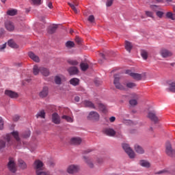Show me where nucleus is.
<instances>
[{"mask_svg":"<svg viewBox=\"0 0 175 175\" xmlns=\"http://www.w3.org/2000/svg\"><path fill=\"white\" fill-rule=\"evenodd\" d=\"M39 73H41L42 76L47 77L50 76V70L46 67H39L38 65H35L33 67V74L34 76H38Z\"/></svg>","mask_w":175,"mask_h":175,"instance_id":"1","label":"nucleus"},{"mask_svg":"<svg viewBox=\"0 0 175 175\" xmlns=\"http://www.w3.org/2000/svg\"><path fill=\"white\" fill-rule=\"evenodd\" d=\"M10 142H12V136H10V134L4 135L3 138L0 139V151L6 147V143L10 146Z\"/></svg>","mask_w":175,"mask_h":175,"instance_id":"2","label":"nucleus"},{"mask_svg":"<svg viewBox=\"0 0 175 175\" xmlns=\"http://www.w3.org/2000/svg\"><path fill=\"white\" fill-rule=\"evenodd\" d=\"M8 161H9L7 165L8 170L12 173H16V172H17V165H16L14 159L10 157Z\"/></svg>","mask_w":175,"mask_h":175,"instance_id":"3","label":"nucleus"},{"mask_svg":"<svg viewBox=\"0 0 175 175\" xmlns=\"http://www.w3.org/2000/svg\"><path fill=\"white\" fill-rule=\"evenodd\" d=\"M113 77V84L116 88H117V90H120V91H123L124 90H125V86H123L122 84L120 83V75H115Z\"/></svg>","mask_w":175,"mask_h":175,"instance_id":"4","label":"nucleus"},{"mask_svg":"<svg viewBox=\"0 0 175 175\" xmlns=\"http://www.w3.org/2000/svg\"><path fill=\"white\" fill-rule=\"evenodd\" d=\"M122 148L124 150L125 152L129 155V158H135V152L131 148L128 144H123Z\"/></svg>","mask_w":175,"mask_h":175,"instance_id":"5","label":"nucleus"},{"mask_svg":"<svg viewBox=\"0 0 175 175\" xmlns=\"http://www.w3.org/2000/svg\"><path fill=\"white\" fill-rule=\"evenodd\" d=\"M33 167L36 170V173L38 175V172L40 173L43 171V162L40 160H36L33 163Z\"/></svg>","mask_w":175,"mask_h":175,"instance_id":"6","label":"nucleus"},{"mask_svg":"<svg viewBox=\"0 0 175 175\" xmlns=\"http://www.w3.org/2000/svg\"><path fill=\"white\" fill-rule=\"evenodd\" d=\"M165 148H166V154L169 155V157H174L175 154V150L172 148V144L170 142H167L165 144Z\"/></svg>","mask_w":175,"mask_h":175,"instance_id":"7","label":"nucleus"},{"mask_svg":"<svg viewBox=\"0 0 175 175\" xmlns=\"http://www.w3.org/2000/svg\"><path fill=\"white\" fill-rule=\"evenodd\" d=\"M88 119L90 121H99V113L96 111L90 112Z\"/></svg>","mask_w":175,"mask_h":175,"instance_id":"8","label":"nucleus"},{"mask_svg":"<svg viewBox=\"0 0 175 175\" xmlns=\"http://www.w3.org/2000/svg\"><path fill=\"white\" fill-rule=\"evenodd\" d=\"M148 118L151 121H153L154 124H157L159 120L158 119V116H157V113L155 111H149L148 113Z\"/></svg>","mask_w":175,"mask_h":175,"instance_id":"9","label":"nucleus"},{"mask_svg":"<svg viewBox=\"0 0 175 175\" xmlns=\"http://www.w3.org/2000/svg\"><path fill=\"white\" fill-rule=\"evenodd\" d=\"M126 75H129L134 80H137L139 81V80H142V75L138 73L132 72L131 70H126Z\"/></svg>","mask_w":175,"mask_h":175,"instance_id":"10","label":"nucleus"},{"mask_svg":"<svg viewBox=\"0 0 175 175\" xmlns=\"http://www.w3.org/2000/svg\"><path fill=\"white\" fill-rule=\"evenodd\" d=\"M5 95L11 98V99H17V98H18V93L13 92L12 90H5Z\"/></svg>","mask_w":175,"mask_h":175,"instance_id":"11","label":"nucleus"},{"mask_svg":"<svg viewBox=\"0 0 175 175\" xmlns=\"http://www.w3.org/2000/svg\"><path fill=\"white\" fill-rule=\"evenodd\" d=\"M80 167H79V165H70L68 167L67 172L69 173V174H73L74 173H77Z\"/></svg>","mask_w":175,"mask_h":175,"instance_id":"12","label":"nucleus"},{"mask_svg":"<svg viewBox=\"0 0 175 175\" xmlns=\"http://www.w3.org/2000/svg\"><path fill=\"white\" fill-rule=\"evenodd\" d=\"M139 100V96L137 94H133V98L130 99L129 105L131 107L137 106V100Z\"/></svg>","mask_w":175,"mask_h":175,"instance_id":"13","label":"nucleus"},{"mask_svg":"<svg viewBox=\"0 0 175 175\" xmlns=\"http://www.w3.org/2000/svg\"><path fill=\"white\" fill-rule=\"evenodd\" d=\"M103 133L107 136H109L110 137H113V136H116V131L114 129L111 128H107L103 130Z\"/></svg>","mask_w":175,"mask_h":175,"instance_id":"14","label":"nucleus"},{"mask_svg":"<svg viewBox=\"0 0 175 175\" xmlns=\"http://www.w3.org/2000/svg\"><path fill=\"white\" fill-rule=\"evenodd\" d=\"M52 122L56 125H59V124H61V118L59 117V115L55 112L52 114Z\"/></svg>","mask_w":175,"mask_h":175,"instance_id":"15","label":"nucleus"},{"mask_svg":"<svg viewBox=\"0 0 175 175\" xmlns=\"http://www.w3.org/2000/svg\"><path fill=\"white\" fill-rule=\"evenodd\" d=\"M5 27L9 32H13L14 31V24L10 21H6L5 23Z\"/></svg>","mask_w":175,"mask_h":175,"instance_id":"16","label":"nucleus"},{"mask_svg":"<svg viewBox=\"0 0 175 175\" xmlns=\"http://www.w3.org/2000/svg\"><path fill=\"white\" fill-rule=\"evenodd\" d=\"M81 142H83V139L79 137H74L70 139V143L74 146H79L81 144Z\"/></svg>","mask_w":175,"mask_h":175,"instance_id":"17","label":"nucleus"},{"mask_svg":"<svg viewBox=\"0 0 175 175\" xmlns=\"http://www.w3.org/2000/svg\"><path fill=\"white\" fill-rule=\"evenodd\" d=\"M68 5L73 10L74 13L77 14L79 13V10H77V6H79V3L77 1H73L72 3H68Z\"/></svg>","mask_w":175,"mask_h":175,"instance_id":"18","label":"nucleus"},{"mask_svg":"<svg viewBox=\"0 0 175 175\" xmlns=\"http://www.w3.org/2000/svg\"><path fill=\"white\" fill-rule=\"evenodd\" d=\"M68 72L70 76H73L79 73V68L76 66H71L68 69Z\"/></svg>","mask_w":175,"mask_h":175,"instance_id":"19","label":"nucleus"},{"mask_svg":"<svg viewBox=\"0 0 175 175\" xmlns=\"http://www.w3.org/2000/svg\"><path fill=\"white\" fill-rule=\"evenodd\" d=\"M161 55L163 58H167V57H172L173 53L167 49H163L161 51Z\"/></svg>","mask_w":175,"mask_h":175,"instance_id":"20","label":"nucleus"},{"mask_svg":"<svg viewBox=\"0 0 175 175\" xmlns=\"http://www.w3.org/2000/svg\"><path fill=\"white\" fill-rule=\"evenodd\" d=\"M49 95V88L44 87L42 90L39 93V96L40 98H46Z\"/></svg>","mask_w":175,"mask_h":175,"instance_id":"21","label":"nucleus"},{"mask_svg":"<svg viewBox=\"0 0 175 175\" xmlns=\"http://www.w3.org/2000/svg\"><path fill=\"white\" fill-rule=\"evenodd\" d=\"M28 55L31 59L34 61V62H39L40 61L39 56L36 55L33 52H29Z\"/></svg>","mask_w":175,"mask_h":175,"instance_id":"22","label":"nucleus"},{"mask_svg":"<svg viewBox=\"0 0 175 175\" xmlns=\"http://www.w3.org/2000/svg\"><path fill=\"white\" fill-rule=\"evenodd\" d=\"M83 105L85 106V107H90V109H94L95 110L98 109V107H96V106H95V105H94V103L90 100L83 101Z\"/></svg>","mask_w":175,"mask_h":175,"instance_id":"23","label":"nucleus"},{"mask_svg":"<svg viewBox=\"0 0 175 175\" xmlns=\"http://www.w3.org/2000/svg\"><path fill=\"white\" fill-rule=\"evenodd\" d=\"M83 159L89 167H90L91 169L94 167V163L92 162V160H91V159H89L85 156H83Z\"/></svg>","mask_w":175,"mask_h":175,"instance_id":"24","label":"nucleus"},{"mask_svg":"<svg viewBox=\"0 0 175 175\" xmlns=\"http://www.w3.org/2000/svg\"><path fill=\"white\" fill-rule=\"evenodd\" d=\"M18 167L22 169L23 170L27 169V163H25V161H24L23 159H19L18 160Z\"/></svg>","mask_w":175,"mask_h":175,"instance_id":"25","label":"nucleus"},{"mask_svg":"<svg viewBox=\"0 0 175 175\" xmlns=\"http://www.w3.org/2000/svg\"><path fill=\"white\" fill-rule=\"evenodd\" d=\"M139 165L140 166H142V167H151V163L150 162L146 161V160H141L139 161Z\"/></svg>","mask_w":175,"mask_h":175,"instance_id":"26","label":"nucleus"},{"mask_svg":"<svg viewBox=\"0 0 175 175\" xmlns=\"http://www.w3.org/2000/svg\"><path fill=\"white\" fill-rule=\"evenodd\" d=\"M135 150L137 154H144V149L139 145H135Z\"/></svg>","mask_w":175,"mask_h":175,"instance_id":"27","label":"nucleus"},{"mask_svg":"<svg viewBox=\"0 0 175 175\" xmlns=\"http://www.w3.org/2000/svg\"><path fill=\"white\" fill-rule=\"evenodd\" d=\"M79 83H80V79L77 78H72L70 80V84H71V85H74V87L79 85Z\"/></svg>","mask_w":175,"mask_h":175,"instance_id":"28","label":"nucleus"},{"mask_svg":"<svg viewBox=\"0 0 175 175\" xmlns=\"http://www.w3.org/2000/svg\"><path fill=\"white\" fill-rule=\"evenodd\" d=\"M80 68L82 72H85L90 68V65H88V63L81 62L80 64Z\"/></svg>","mask_w":175,"mask_h":175,"instance_id":"29","label":"nucleus"},{"mask_svg":"<svg viewBox=\"0 0 175 175\" xmlns=\"http://www.w3.org/2000/svg\"><path fill=\"white\" fill-rule=\"evenodd\" d=\"M36 117V118H46V112H44V110H41L38 112Z\"/></svg>","mask_w":175,"mask_h":175,"instance_id":"30","label":"nucleus"},{"mask_svg":"<svg viewBox=\"0 0 175 175\" xmlns=\"http://www.w3.org/2000/svg\"><path fill=\"white\" fill-rule=\"evenodd\" d=\"M8 44L12 49H17L18 47V45H17V44H16L13 40H8Z\"/></svg>","mask_w":175,"mask_h":175,"instance_id":"31","label":"nucleus"},{"mask_svg":"<svg viewBox=\"0 0 175 175\" xmlns=\"http://www.w3.org/2000/svg\"><path fill=\"white\" fill-rule=\"evenodd\" d=\"M132 47H133V46L132 45V43L128 41L125 42V49L126 50H127V51H129V53H131V50H132Z\"/></svg>","mask_w":175,"mask_h":175,"instance_id":"32","label":"nucleus"},{"mask_svg":"<svg viewBox=\"0 0 175 175\" xmlns=\"http://www.w3.org/2000/svg\"><path fill=\"white\" fill-rule=\"evenodd\" d=\"M68 64L69 65H72V66H77V65H79V62L77 60L72 59H68L67 60Z\"/></svg>","mask_w":175,"mask_h":175,"instance_id":"33","label":"nucleus"},{"mask_svg":"<svg viewBox=\"0 0 175 175\" xmlns=\"http://www.w3.org/2000/svg\"><path fill=\"white\" fill-rule=\"evenodd\" d=\"M62 120H66L67 122H73V117L69 116L64 115L62 116Z\"/></svg>","mask_w":175,"mask_h":175,"instance_id":"34","label":"nucleus"},{"mask_svg":"<svg viewBox=\"0 0 175 175\" xmlns=\"http://www.w3.org/2000/svg\"><path fill=\"white\" fill-rule=\"evenodd\" d=\"M167 18H170V20L174 21L175 20V14H173L172 12H168L165 14Z\"/></svg>","mask_w":175,"mask_h":175,"instance_id":"35","label":"nucleus"},{"mask_svg":"<svg viewBox=\"0 0 175 175\" xmlns=\"http://www.w3.org/2000/svg\"><path fill=\"white\" fill-rule=\"evenodd\" d=\"M57 28H58L57 25H53L48 30L49 33H51V34L54 33L55 31H57Z\"/></svg>","mask_w":175,"mask_h":175,"instance_id":"36","label":"nucleus"},{"mask_svg":"<svg viewBox=\"0 0 175 175\" xmlns=\"http://www.w3.org/2000/svg\"><path fill=\"white\" fill-rule=\"evenodd\" d=\"M97 106L99 110H101L102 111H106V105H105L104 104L99 103L97 104Z\"/></svg>","mask_w":175,"mask_h":175,"instance_id":"37","label":"nucleus"},{"mask_svg":"<svg viewBox=\"0 0 175 175\" xmlns=\"http://www.w3.org/2000/svg\"><path fill=\"white\" fill-rule=\"evenodd\" d=\"M66 47H67V49H73V47H75V42L72 41H68L66 43Z\"/></svg>","mask_w":175,"mask_h":175,"instance_id":"38","label":"nucleus"},{"mask_svg":"<svg viewBox=\"0 0 175 175\" xmlns=\"http://www.w3.org/2000/svg\"><path fill=\"white\" fill-rule=\"evenodd\" d=\"M11 134L14 137V139L16 140V142H20V137L18 136V131H14V132L11 133Z\"/></svg>","mask_w":175,"mask_h":175,"instance_id":"39","label":"nucleus"},{"mask_svg":"<svg viewBox=\"0 0 175 175\" xmlns=\"http://www.w3.org/2000/svg\"><path fill=\"white\" fill-rule=\"evenodd\" d=\"M7 14L8 16H16L17 14V10H10L7 11Z\"/></svg>","mask_w":175,"mask_h":175,"instance_id":"40","label":"nucleus"},{"mask_svg":"<svg viewBox=\"0 0 175 175\" xmlns=\"http://www.w3.org/2000/svg\"><path fill=\"white\" fill-rule=\"evenodd\" d=\"M136 85V83L133 82H127L126 83V86L127 87V88H135Z\"/></svg>","mask_w":175,"mask_h":175,"instance_id":"41","label":"nucleus"},{"mask_svg":"<svg viewBox=\"0 0 175 175\" xmlns=\"http://www.w3.org/2000/svg\"><path fill=\"white\" fill-rule=\"evenodd\" d=\"M141 55L144 59H147V58H148V53L144 50L142 51Z\"/></svg>","mask_w":175,"mask_h":175,"instance_id":"42","label":"nucleus"},{"mask_svg":"<svg viewBox=\"0 0 175 175\" xmlns=\"http://www.w3.org/2000/svg\"><path fill=\"white\" fill-rule=\"evenodd\" d=\"M170 91L171 92H175V83L172 82V83L170 84Z\"/></svg>","mask_w":175,"mask_h":175,"instance_id":"43","label":"nucleus"},{"mask_svg":"<svg viewBox=\"0 0 175 175\" xmlns=\"http://www.w3.org/2000/svg\"><path fill=\"white\" fill-rule=\"evenodd\" d=\"M29 136H31V131L29 130H27L23 135V137H24L25 139H27L28 137H29Z\"/></svg>","mask_w":175,"mask_h":175,"instance_id":"44","label":"nucleus"},{"mask_svg":"<svg viewBox=\"0 0 175 175\" xmlns=\"http://www.w3.org/2000/svg\"><path fill=\"white\" fill-rule=\"evenodd\" d=\"M163 12L162 11H157L156 12V16H157V17H159V18H162V17H163Z\"/></svg>","mask_w":175,"mask_h":175,"instance_id":"45","label":"nucleus"},{"mask_svg":"<svg viewBox=\"0 0 175 175\" xmlns=\"http://www.w3.org/2000/svg\"><path fill=\"white\" fill-rule=\"evenodd\" d=\"M55 84H61V77L56 76L55 77Z\"/></svg>","mask_w":175,"mask_h":175,"instance_id":"46","label":"nucleus"},{"mask_svg":"<svg viewBox=\"0 0 175 175\" xmlns=\"http://www.w3.org/2000/svg\"><path fill=\"white\" fill-rule=\"evenodd\" d=\"M33 5H41L42 0H31Z\"/></svg>","mask_w":175,"mask_h":175,"instance_id":"47","label":"nucleus"},{"mask_svg":"<svg viewBox=\"0 0 175 175\" xmlns=\"http://www.w3.org/2000/svg\"><path fill=\"white\" fill-rule=\"evenodd\" d=\"M96 161L97 162V163H98V165H102V163H103V158L97 157V159H96Z\"/></svg>","mask_w":175,"mask_h":175,"instance_id":"48","label":"nucleus"},{"mask_svg":"<svg viewBox=\"0 0 175 175\" xmlns=\"http://www.w3.org/2000/svg\"><path fill=\"white\" fill-rule=\"evenodd\" d=\"M113 2H114V0H107L106 6L107 8H109L110 6H111V5H113Z\"/></svg>","mask_w":175,"mask_h":175,"instance_id":"49","label":"nucleus"},{"mask_svg":"<svg viewBox=\"0 0 175 175\" xmlns=\"http://www.w3.org/2000/svg\"><path fill=\"white\" fill-rule=\"evenodd\" d=\"M88 21L90 23H94V21H95V17L94 16V15H90L89 16Z\"/></svg>","mask_w":175,"mask_h":175,"instance_id":"50","label":"nucleus"},{"mask_svg":"<svg viewBox=\"0 0 175 175\" xmlns=\"http://www.w3.org/2000/svg\"><path fill=\"white\" fill-rule=\"evenodd\" d=\"M145 13L148 17H151V18L154 17V13H152V12L146 11Z\"/></svg>","mask_w":175,"mask_h":175,"instance_id":"51","label":"nucleus"},{"mask_svg":"<svg viewBox=\"0 0 175 175\" xmlns=\"http://www.w3.org/2000/svg\"><path fill=\"white\" fill-rule=\"evenodd\" d=\"M2 129H3V120L0 117V131H2Z\"/></svg>","mask_w":175,"mask_h":175,"instance_id":"52","label":"nucleus"},{"mask_svg":"<svg viewBox=\"0 0 175 175\" xmlns=\"http://www.w3.org/2000/svg\"><path fill=\"white\" fill-rule=\"evenodd\" d=\"M75 42L76 43H77V44H81V38H80L79 37H76Z\"/></svg>","mask_w":175,"mask_h":175,"instance_id":"53","label":"nucleus"},{"mask_svg":"<svg viewBox=\"0 0 175 175\" xmlns=\"http://www.w3.org/2000/svg\"><path fill=\"white\" fill-rule=\"evenodd\" d=\"M18 120H20V116L18 115H15L13 116V121H15V122L18 121Z\"/></svg>","mask_w":175,"mask_h":175,"instance_id":"54","label":"nucleus"},{"mask_svg":"<svg viewBox=\"0 0 175 175\" xmlns=\"http://www.w3.org/2000/svg\"><path fill=\"white\" fill-rule=\"evenodd\" d=\"M6 49V44H3V45L0 46V51H2Z\"/></svg>","mask_w":175,"mask_h":175,"instance_id":"55","label":"nucleus"},{"mask_svg":"<svg viewBox=\"0 0 175 175\" xmlns=\"http://www.w3.org/2000/svg\"><path fill=\"white\" fill-rule=\"evenodd\" d=\"M109 121H110V122H114V121H116V117L111 116V117L109 118Z\"/></svg>","mask_w":175,"mask_h":175,"instance_id":"56","label":"nucleus"},{"mask_svg":"<svg viewBox=\"0 0 175 175\" xmlns=\"http://www.w3.org/2000/svg\"><path fill=\"white\" fill-rule=\"evenodd\" d=\"M48 8H49V9H53V3L51 2H49L48 5H47Z\"/></svg>","mask_w":175,"mask_h":175,"instance_id":"57","label":"nucleus"},{"mask_svg":"<svg viewBox=\"0 0 175 175\" xmlns=\"http://www.w3.org/2000/svg\"><path fill=\"white\" fill-rule=\"evenodd\" d=\"M75 102H80V97H79V96H75Z\"/></svg>","mask_w":175,"mask_h":175,"instance_id":"58","label":"nucleus"},{"mask_svg":"<svg viewBox=\"0 0 175 175\" xmlns=\"http://www.w3.org/2000/svg\"><path fill=\"white\" fill-rule=\"evenodd\" d=\"M150 8L152 9V10H155V8H158V6L156 5H150Z\"/></svg>","mask_w":175,"mask_h":175,"instance_id":"59","label":"nucleus"},{"mask_svg":"<svg viewBox=\"0 0 175 175\" xmlns=\"http://www.w3.org/2000/svg\"><path fill=\"white\" fill-rule=\"evenodd\" d=\"M100 57H101V58H102L103 59H105V54H103V53H100Z\"/></svg>","mask_w":175,"mask_h":175,"instance_id":"60","label":"nucleus"},{"mask_svg":"<svg viewBox=\"0 0 175 175\" xmlns=\"http://www.w3.org/2000/svg\"><path fill=\"white\" fill-rule=\"evenodd\" d=\"M88 152H91V150H85V151L83 152V154H88Z\"/></svg>","mask_w":175,"mask_h":175,"instance_id":"61","label":"nucleus"},{"mask_svg":"<svg viewBox=\"0 0 175 175\" xmlns=\"http://www.w3.org/2000/svg\"><path fill=\"white\" fill-rule=\"evenodd\" d=\"M149 131L150 132H152L154 131V129L152 127H150Z\"/></svg>","mask_w":175,"mask_h":175,"instance_id":"62","label":"nucleus"},{"mask_svg":"<svg viewBox=\"0 0 175 175\" xmlns=\"http://www.w3.org/2000/svg\"><path fill=\"white\" fill-rule=\"evenodd\" d=\"M156 2H158V3H161V2H163V0H155Z\"/></svg>","mask_w":175,"mask_h":175,"instance_id":"63","label":"nucleus"},{"mask_svg":"<svg viewBox=\"0 0 175 175\" xmlns=\"http://www.w3.org/2000/svg\"><path fill=\"white\" fill-rule=\"evenodd\" d=\"M164 172H165V171H160V172H158V174H162V173H164Z\"/></svg>","mask_w":175,"mask_h":175,"instance_id":"64","label":"nucleus"}]
</instances>
